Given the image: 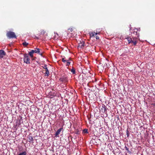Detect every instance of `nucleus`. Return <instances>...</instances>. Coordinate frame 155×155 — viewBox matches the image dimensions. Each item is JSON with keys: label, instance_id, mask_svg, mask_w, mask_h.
I'll return each instance as SVG.
<instances>
[{"label": "nucleus", "instance_id": "9b49d317", "mask_svg": "<svg viewBox=\"0 0 155 155\" xmlns=\"http://www.w3.org/2000/svg\"><path fill=\"white\" fill-rule=\"evenodd\" d=\"M45 74H46L47 76L49 75V71L48 68H45Z\"/></svg>", "mask_w": 155, "mask_h": 155}, {"label": "nucleus", "instance_id": "5701e85b", "mask_svg": "<svg viewBox=\"0 0 155 155\" xmlns=\"http://www.w3.org/2000/svg\"><path fill=\"white\" fill-rule=\"evenodd\" d=\"M97 34V33H96L95 32H94V33H92V36H93L94 35H96Z\"/></svg>", "mask_w": 155, "mask_h": 155}, {"label": "nucleus", "instance_id": "1a4fd4ad", "mask_svg": "<svg viewBox=\"0 0 155 155\" xmlns=\"http://www.w3.org/2000/svg\"><path fill=\"white\" fill-rule=\"evenodd\" d=\"M126 39H127L128 42V44H130V43H132V39H131V38H126Z\"/></svg>", "mask_w": 155, "mask_h": 155}, {"label": "nucleus", "instance_id": "39448f33", "mask_svg": "<svg viewBox=\"0 0 155 155\" xmlns=\"http://www.w3.org/2000/svg\"><path fill=\"white\" fill-rule=\"evenodd\" d=\"M5 55V52L2 50H0V57L2 58Z\"/></svg>", "mask_w": 155, "mask_h": 155}, {"label": "nucleus", "instance_id": "b1692460", "mask_svg": "<svg viewBox=\"0 0 155 155\" xmlns=\"http://www.w3.org/2000/svg\"><path fill=\"white\" fill-rule=\"evenodd\" d=\"M129 132L128 130L127 131L126 134L127 135V137H128L129 136Z\"/></svg>", "mask_w": 155, "mask_h": 155}, {"label": "nucleus", "instance_id": "a211bd4d", "mask_svg": "<svg viewBox=\"0 0 155 155\" xmlns=\"http://www.w3.org/2000/svg\"><path fill=\"white\" fill-rule=\"evenodd\" d=\"M133 33H134V34H135L136 35H137V36L138 35H139V34H137V31H134L133 32Z\"/></svg>", "mask_w": 155, "mask_h": 155}, {"label": "nucleus", "instance_id": "20e7f679", "mask_svg": "<svg viewBox=\"0 0 155 155\" xmlns=\"http://www.w3.org/2000/svg\"><path fill=\"white\" fill-rule=\"evenodd\" d=\"M24 62L26 64H30V59L28 57V56L26 54H24Z\"/></svg>", "mask_w": 155, "mask_h": 155}, {"label": "nucleus", "instance_id": "423d86ee", "mask_svg": "<svg viewBox=\"0 0 155 155\" xmlns=\"http://www.w3.org/2000/svg\"><path fill=\"white\" fill-rule=\"evenodd\" d=\"M62 129V128H60L55 133V135L57 136L60 133V132L61 131V130Z\"/></svg>", "mask_w": 155, "mask_h": 155}, {"label": "nucleus", "instance_id": "aec40b11", "mask_svg": "<svg viewBox=\"0 0 155 155\" xmlns=\"http://www.w3.org/2000/svg\"><path fill=\"white\" fill-rule=\"evenodd\" d=\"M117 71V68H114V69H113V73L114 74H115V71Z\"/></svg>", "mask_w": 155, "mask_h": 155}, {"label": "nucleus", "instance_id": "6e6552de", "mask_svg": "<svg viewBox=\"0 0 155 155\" xmlns=\"http://www.w3.org/2000/svg\"><path fill=\"white\" fill-rule=\"evenodd\" d=\"M34 53V51L33 50L29 52V54L31 58H33V54Z\"/></svg>", "mask_w": 155, "mask_h": 155}, {"label": "nucleus", "instance_id": "f257e3e1", "mask_svg": "<svg viewBox=\"0 0 155 155\" xmlns=\"http://www.w3.org/2000/svg\"><path fill=\"white\" fill-rule=\"evenodd\" d=\"M6 35L9 38H16V36L15 33L13 31H9L6 34Z\"/></svg>", "mask_w": 155, "mask_h": 155}, {"label": "nucleus", "instance_id": "2eb2a0df", "mask_svg": "<svg viewBox=\"0 0 155 155\" xmlns=\"http://www.w3.org/2000/svg\"><path fill=\"white\" fill-rule=\"evenodd\" d=\"M71 71V72L73 74H74L75 73V71L74 68H72Z\"/></svg>", "mask_w": 155, "mask_h": 155}, {"label": "nucleus", "instance_id": "7ed1b4c3", "mask_svg": "<svg viewBox=\"0 0 155 155\" xmlns=\"http://www.w3.org/2000/svg\"><path fill=\"white\" fill-rule=\"evenodd\" d=\"M33 51L34 53L38 54L41 56H42L43 54L44 53V51L41 49L39 48H35V50H33Z\"/></svg>", "mask_w": 155, "mask_h": 155}, {"label": "nucleus", "instance_id": "6ab92c4d", "mask_svg": "<svg viewBox=\"0 0 155 155\" xmlns=\"http://www.w3.org/2000/svg\"><path fill=\"white\" fill-rule=\"evenodd\" d=\"M125 148L126 150L128 152H130V151L129 150V149L127 147H125Z\"/></svg>", "mask_w": 155, "mask_h": 155}, {"label": "nucleus", "instance_id": "0eeeda50", "mask_svg": "<svg viewBox=\"0 0 155 155\" xmlns=\"http://www.w3.org/2000/svg\"><path fill=\"white\" fill-rule=\"evenodd\" d=\"M68 60L66 59L65 58H63L62 59V61L64 64H65L66 65L67 62L68 61Z\"/></svg>", "mask_w": 155, "mask_h": 155}, {"label": "nucleus", "instance_id": "f3484780", "mask_svg": "<svg viewBox=\"0 0 155 155\" xmlns=\"http://www.w3.org/2000/svg\"><path fill=\"white\" fill-rule=\"evenodd\" d=\"M70 63L71 62H70V60H68V61L67 62L66 66H68L70 64Z\"/></svg>", "mask_w": 155, "mask_h": 155}, {"label": "nucleus", "instance_id": "ddd939ff", "mask_svg": "<svg viewBox=\"0 0 155 155\" xmlns=\"http://www.w3.org/2000/svg\"><path fill=\"white\" fill-rule=\"evenodd\" d=\"M29 141L30 142L31 141L33 140V138L32 136H29L28 137Z\"/></svg>", "mask_w": 155, "mask_h": 155}, {"label": "nucleus", "instance_id": "412c9836", "mask_svg": "<svg viewBox=\"0 0 155 155\" xmlns=\"http://www.w3.org/2000/svg\"><path fill=\"white\" fill-rule=\"evenodd\" d=\"M68 30H70L71 32H72L73 30V28H69L68 29Z\"/></svg>", "mask_w": 155, "mask_h": 155}, {"label": "nucleus", "instance_id": "f03ea898", "mask_svg": "<svg viewBox=\"0 0 155 155\" xmlns=\"http://www.w3.org/2000/svg\"><path fill=\"white\" fill-rule=\"evenodd\" d=\"M139 35H138L137 37H132L131 38L132 43H133L134 45H136L138 41L139 40Z\"/></svg>", "mask_w": 155, "mask_h": 155}, {"label": "nucleus", "instance_id": "4468645a", "mask_svg": "<svg viewBox=\"0 0 155 155\" xmlns=\"http://www.w3.org/2000/svg\"><path fill=\"white\" fill-rule=\"evenodd\" d=\"M22 44L24 46H27L28 44V43H27L26 41H25Z\"/></svg>", "mask_w": 155, "mask_h": 155}, {"label": "nucleus", "instance_id": "f8f14e48", "mask_svg": "<svg viewBox=\"0 0 155 155\" xmlns=\"http://www.w3.org/2000/svg\"><path fill=\"white\" fill-rule=\"evenodd\" d=\"M27 153L25 151H24L20 153L18 155H26Z\"/></svg>", "mask_w": 155, "mask_h": 155}, {"label": "nucleus", "instance_id": "4be33fe9", "mask_svg": "<svg viewBox=\"0 0 155 155\" xmlns=\"http://www.w3.org/2000/svg\"><path fill=\"white\" fill-rule=\"evenodd\" d=\"M80 70H78L79 72H82V73H84V72L83 71V70H82L81 68H79Z\"/></svg>", "mask_w": 155, "mask_h": 155}, {"label": "nucleus", "instance_id": "9d476101", "mask_svg": "<svg viewBox=\"0 0 155 155\" xmlns=\"http://www.w3.org/2000/svg\"><path fill=\"white\" fill-rule=\"evenodd\" d=\"M84 46V44L83 43H80L78 45V47L81 48H83Z\"/></svg>", "mask_w": 155, "mask_h": 155}, {"label": "nucleus", "instance_id": "a878e982", "mask_svg": "<svg viewBox=\"0 0 155 155\" xmlns=\"http://www.w3.org/2000/svg\"><path fill=\"white\" fill-rule=\"evenodd\" d=\"M104 111H106L107 110L106 108L105 107L104 108Z\"/></svg>", "mask_w": 155, "mask_h": 155}, {"label": "nucleus", "instance_id": "393cba45", "mask_svg": "<svg viewBox=\"0 0 155 155\" xmlns=\"http://www.w3.org/2000/svg\"><path fill=\"white\" fill-rule=\"evenodd\" d=\"M95 38L97 39H99V38L98 36H96Z\"/></svg>", "mask_w": 155, "mask_h": 155}, {"label": "nucleus", "instance_id": "bb28decb", "mask_svg": "<svg viewBox=\"0 0 155 155\" xmlns=\"http://www.w3.org/2000/svg\"><path fill=\"white\" fill-rule=\"evenodd\" d=\"M47 65H45V67L46 68H47Z\"/></svg>", "mask_w": 155, "mask_h": 155}, {"label": "nucleus", "instance_id": "dca6fc26", "mask_svg": "<svg viewBox=\"0 0 155 155\" xmlns=\"http://www.w3.org/2000/svg\"><path fill=\"white\" fill-rule=\"evenodd\" d=\"M83 132L84 133H88L87 130V129H84L83 130Z\"/></svg>", "mask_w": 155, "mask_h": 155}]
</instances>
